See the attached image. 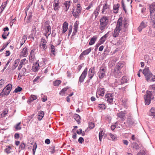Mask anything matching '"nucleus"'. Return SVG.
I'll list each match as a JSON object with an SVG mask.
<instances>
[{
  "label": "nucleus",
  "instance_id": "7ed1b4c3",
  "mask_svg": "<svg viewBox=\"0 0 155 155\" xmlns=\"http://www.w3.org/2000/svg\"><path fill=\"white\" fill-rule=\"evenodd\" d=\"M122 18H120L117 22L116 27L113 34V37H117L118 36L120 31L122 29Z\"/></svg>",
  "mask_w": 155,
  "mask_h": 155
},
{
  "label": "nucleus",
  "instance_id": "a19ab883",
  "mask_svg": "<svg viewBox=\"0 0 155 155\" xmlns=\"http://www.w3.org/2000/svg\"><path fill=\"white\" fill-rule=\"evenodd\" d=\"M12 149V147L10 146H6V148L5 149V151L7 153H9L11 152L10 150Z\"/></svg>",
  "mask_w": 155,
  "mask_h": 155
},
{
  "label": "nucleus",
  "instance_id": "dca6fc26",
  "mask_svg": "<svg viewBox=\"0 0 155 155\" xmlns=\"http://www.w3.org/2000/svg\"><path fill=\"white\" fill-rule=\"evenodd\" d=\"M105 90L104 88H102L101 87L98 88L97 91V95L96 96L97 97V94L103 97L105 93Z\"/></svg>",
  "mask_w": 155,
  "mask_h": 155
},
{
  "label": "nucleus",
  "instance_id": "20e7f679",
  "mask_svg": "<svg viewBox=\"0 0 155 155\" xmlns=\"http://www.w3.org/2000/svg\"><path fill=\"white\" fill-rule=\"evenodd\" d=\"M102 6L101 14H106L109 13L110 11V5H109L107 1H103L101 2L98 5Z\"/></svg>",
  "mask_w": 155,
  "mask_h": 155
},
{
  "label": "nucleus",
  "instance_id": "4be33fe9",
  "mask_svg": "<svg viewBox=\"0 0 155 155\" xmlns=\"http://www.w3.org/2000/svg\"><path fill=\"white\" fill-rule=\"evenodd\" d=\"M124 65V63L123 62H119L117 64L114 68L118 70H120L122 68Z\"/></svg>",
  "mask_w": 155,
  "mask_h": 155
},
{
  "label": "nucleus",
  "instance_id": "de8ad7c7",
  "mask_svg": "<svg viewBox=\"0 0 155 155\" xmlns=\"http://www.w3.org/2000/svg\"><path fill=\"white\" fill-rule=\"evenodd\" d=\"M8 112V110H4L3 111L2 114H1V117H5L7 114Z\"/></svg>",
  "mask_w": 155,
  "mask_h": 155
},
{
  "label": "nucleus",
  "instance_id": "8fccbe9b",
  "mask_svg": "<svg viewBox=\"0 0 155 155\" xmlns=\"http://www.w3.org/2000/svg\"><path fill=\"white\" fill-rule=\"evenodd\" d=\"M20 61L19 59L15 60L14 61V63L13 66L15 67V69L18 66V64L19 62Z\"/></svg>",
  "mask_w": 155,
  "mask_h": 155
},
{
  "label": "nucleus",
  "instance_id": "a18cd8bd",
  "mask_svg": "<svg viewBox=\"0 0 155 155\" xmlns=\"http://www.w3.org/2000/svg\"><path fill=\"white\" fill-rule=\"evenodd\" d=\"M26 61V58H24L23 59H22L20 63V64H21L22 65H23L25 64L26 63H28V61Z\"/></svg>",
  "mask_w": 155,
  "mask_h": 155
},
{
  "label": "nucleus",
  "instance_id": "680f3d73",
  "mask_svg": "<svg viewBox=\"0 0 155 155\" xmlns=\"http://www.w3.org/2000/svg\"><path fill=\"white\" fill-rule=\"evenodd\" d=\"M72 26H69V28L68 29V36H70V34H71L72 31Z\"/></svg>",
  "mask_w": 155,
  "mask_h": 155
},
{
  "label": "nucleus",
  "instance_id": "f3484780",
  "mask_svg": "<svg viewBox=\"0 0 155 155\" xmlns=\"http://www.w3.org/2000/svg\"><path fill=\"white\" fill-rule=\"evenodd\" d=\"M147 26V22L145 21H143L141 23L140 26L138 28L139 31L140 32L141 31L142 29L146 27Z\"/></svg>",
  "mask_w": 155,
  "mask_h": 155
},
{
  "label": "nucleus",
  "instance_id": "473e14b6",
  "mask_svg": "<svg viewBox=\"0 0 155 155\" xmlns=\"http://www.w3.org/2000/svg\"><path fill=\"white\" fill-rule=\"evenodd\" d=\"M119 5L118 4H115L114 5L113 7V12L115 13H118V8Z\"/></svg>",
  "mask_w": 155,
  "mask_h": 155
},
{
  "label": "nucleus",
  "instance_id": "5fc2aeb1",
  "mask_svg": "<svg viewBox=\"0 0 155 155\" xmlns=\"http://www.w3.org/2000/svg\"><path fill=\"white\" fill-rule=\"evenodd\" d=\"M98 107L99 108L102 109H105L106 108L105 105L104 104H99Z\"/></svg>",
  "mask_w": 155,
  "mask_h": 155
},
{
  "label": "nucleus",
  "instance_id": "72a5a7b5",
  "mask_svg": "<svg viewBox=\"0 0 155 155\" xmlns=\"http://www.w3.org/2000/svg\"><path fill=\"white\" fill-rule=\"evenodd\" d=\"M108 139H109V136L110 137L112 140H115L117 139V136L115 134H112L111 133H109L108 134Z\"/></svg>",
  "mask_w": 155,
  "mask_h": 155
},
{
  "label": "nucleus",
  "instance_id": "ddd939ff",
  "mask_svg": "<svg viewBox=\"0 0 155 155\" xmlns=\"http://www.w3.org/2000/svg\"><path fill=\"white\" fill-rule=\"evenodd\" d=\"M106 69L104 68L100 69L98 73V76L101 79L105 76Z\"/></svg>",
  "mask_w": 155,
  "mask_h": 155
},
{
  "label": "nucleus",
  "instance_id": "bf43d9fd",
  "mask_svg": "<svg viewBox=\"0 0 155 155\" xmlns=\"http://www.w3.org/2000/svg\"><path fill=\"white\" fill-rule=\"evenodd\" d=\"M5 84V81L3 79L0 80V89L3 87Z\"/></svg>",
  "mask_w": 155,
  "mask_h": 155
},
{
  "label": "nucleus",
  "instance_id": "a211bd4d",
  "mask_svg": "<svg viewBox=\"0 0 155 155\" xmlns=\"http://www.w3.org/2000/svg\"><path fill=\"white\" fill-rule=\"evenodd\" d=\"M50 47L49 49L50 51V55L51 56H54L55 55V46L52 44H50Z\"/></svg>",
  "mask_w": 155,
  "mask_h": 155
},
{
  "label": "nucleus",
  "instance_id": "6e6d98bb",
  "mask_svg": "<svg viewBox=\"0 0 155 155\" xmlns=\"http://www.w3.org/2000/svg\"><path fill=\"white\" fill-rule=\"evenodd\" d=\"M21 124V122L17 124L15 126V129L16 130H19L21 129V127L20 126Z\"/></svg>",
  "mask_w": 155,
  "mask_h": 155
},
{
  "label": "nucleus",
  "instance_id": "c756f323",
  "mask_svg": "<svg viewBox=\"0 0 155 155\" xmlns=\"http://www.w3.org/2000/svg\"><path fill=\"white\" fill-rule=\"evenodd\" d=\"M45 30L46 33L48 34V35H50L51 31V28L50 25H48L46 26L45 28Z\"/></svg>",
  "mask_w": 155,
  "mask_h": 155
},
{
  "label": "nucleus",
  "instance_id": "338daca9",
  "mask_svg": "<svg viewBox=\"0 0 155 155\" xmlns=\"http://www.w3.org/2000/svg\"><path fill=\"white\" fill-rule=\"evenodd\" d=\"M84 140L82 137H80L78 140V142L80 143H82L84 142Z\"/></svg>",
  "mask_w": 155,
  "mask_h": 155
},
{
  "label": "nucleus",
  "instance_id": "2f4dec72",
  "mask_svg": "<svg viewBox=\"0 0 155 155\" xmlns=\"http://www.w3.org/2000/svg\"><path fill=\"white\" fill-rule=\"evenodd\" d=\"M44 113L43 111H40L38 113V118L39 120H41L43 117H44Z\"/></svg>",
  "mask_w": 155,
  "mask_h": 155
},
{
  "label": "nucleus",
  "instance_id": "0e129e2a",
  "mask_svg": "<svg viewBox=\"0 0 155 155\" xmlns=\"http://www.w3.org/2000/svg\"><path fill=\"white\" fill-rule=\"evenodd\" d=\"M106 39L104 38L103 37H102L100 39L99 41L101 42V43H103L104 41H106Z\"/></svg>",
  "mask_w": 155,
  "mask_h": 155
},
{
  "label": "nucleus",
  "instance_id": "0eeeda50",
  "mask_svg": "<svg viewBox=\"0 0 155 155\" xmlns=\"http://www.w3.org/2000/svg\"><path fill=\"white\" fill-rule=\"evenodd\" d=\"M100 9L101 5H98L97 7L91 17V19L92 20L94 21L96 19V18L100 12Z\"/></svg>",
  "mask_w": 155,
  "mask_h": 155
},
{
  "label": "nucleus",
  "instance_id": "e2e57ef3",
  "mask_svg": "<svg viewBox=\"0 0 155 155\" xmlns=\"http://www.w3.org/2000/svg\"><path fill=\"white\" fill-rule=\"evenodd\" d=\"M94 124L92 122H91L89 124V127L90 129H92L94 127Z\"/></svg>",
  "mask_w": 155,
  "mask_h": 155
},
{
  "label": "nucleus",
  "instance_id": "4c0bfd02",
  "mask_svg": "<svg viewBox=\"0 0 155 155\" xmlns=\"http://www.w3.org/2000/svg\"><path fill=\"white\" fill-rule=\"evenodd\" d=\"M9 34V32L7 31H4V32L2 35V38L5 39L7 38V37L8 36Z\"/></svg>",
  "mask_w": 155,
  "mask_h": 155
},
{
  "label": "nucleus",
  "instance_id": "4468645a",
  "mask_svg": "<svg viewBox=\"0 0 155 155\" xmlns=\"http://www.w3.org/2000/svg\"><path fill=\"white\" fill-rule=\"evenodd\" d=\"M127 114L126 111H121L117 114L118 117L120 118L122 120H124L125 119V114Z\"/></svg>",
  "mask_w": 155,
  "mask_h": 155
},
{
  "label": "nucleus",
  "instance_id": "aec40b11",
  "mask_svg": "<svg viewBox=\"0 0 155 155\" xmlns=\"http://www.w3.org/2000/svg\"><path fill=\"white\" fill-rule=\"evenodd\" d=\"M35 49H33L32 50L30 53L29 56V61H33L34 58H35Z\"/></svg>",
  "mask_w": 155,
  "mask_h": 155
},
{
  "label": "nucleus",
  "instance_id": "f704fd0d",
  "mask_svg": "<svg viewBox=\"0 0 155 155\" xmlns=\"http://www.w3.org/2000/svg\"><path fill=\"white\" fill-rule=\"evenodd\" d=\"M133 147L136 150H138L140 147V146L136 142H133Z\"/></svg>",
  "mask_w": 155,
  "mask_h": 155
},
{
  "label": "nucleus",
  "instance_id": "6ab92c4d",
  "mask_svg": "<svg viewBox=\"0 0 155 155\" xmlns=\"http://www.w3.org/2000/svg\"><path fill=\"white\" fill-rule=\"evenodd\" d=\"M155 12V2H153L150 6V16L154 15V12Z\"/></svg>",
  "mask_w": 155,
  "mask_h": 155
},
{
  "label": "nucleus",
  "instance_id": "bb28decb",
  "mask_svg": "<svg viewBox=\"0 0 155 155\" xmlns=\"http://www.w3.org/2000/svg\"><path fill=\"white\" fill-rule=\"evenodd\" d=\"M97 37L96 36H94L90 40L89 44L90 45H92L94 44L97 40Z\"/></svg>",
  "mask_w": 155,
  "mask_h": 155
},
{
  "label": "nucleus",
  "instance_id": "e433bc0d",
  "mask_svg": "<svg viewBox=\"0 0 155 155\" xmlns=\"http://www.w3.org/2000/svg\"><path fill=\"white\" fill-rule=\"evenodd\" d=\"M26 144L24 142H22L21 143L19 147V149L21 150H24L25 148Z\"/></svg>",
  "mask_w": 155,
  "mask_h": 155
},
{
  "label": "nucleus",
  "instance_id": "69168bd1",
  "mask_svg": "<svg viewBox=\"0 0 155 155\" xmlns=\"http://www.w3.org/2000/svg\"><path fill=\"white\" fill-rule=\"evenodd\" d=\"M49 58H43V61L45 64H46L47 63L48 61H49Z\"/></svg>",
  "mask_w": 155,
  "mask_h": 155
},
{
  "label": "nucleus",
  "instance_id": "4d7b16f0",
  "mask_svg": "<svg viewBox=\"0 0 155 155\" xmlns=\"http://www.w3.org/2000/svg\"><path fill=\"white\" fill-rule=\"evenodd\" d=\"M77 21L74 23V30L78 31V24L77 23Z\"/></svg>",
  "mask_w": 155,
  "mask_h": 155
},
{
  "label": "nucleus",
  "instance_id": "052dcab7",
  "mask_svg": "<svg viewBox=\"0 0 155 155\" xmlns=\"http://www.w3.org/2000/svg\"><path fill=\"white\" fill-rule=\"evenodd\" d=\"M137 155H146V153L144 150H141L137 153Z\"/></svg>",
  "mask_w": 155,
  "mask_h": 155
},
{
  "label": "nucleus",
  "instance_id": "b1692460",
  "mask_svg": "<svg viewBox=\"0 0 155 155\" xmlns=\"http://www.w3.org/2000/svg\"><path fill=\"white\" fill-rule=\"evenodd\" d=\"M71 2L70 1H66L64 3V7L65 11H67L68 9L70 4Z\"/></svg>",
  "mask_w": 155,
  "mask_h": 155
},
{
  "label": "nucleus",
  "instance_id": "a878e982",
  "mask_svg": "<svg viewBox=\"0 0 155 155\" xmlns=\"http://www.w3.org/2000/svg\"><path fill=\"white\" fill-rule=\"evenodd\" d=\"M126 123L128 124V126H130L133 125L134 122L132 118L130 117H129L127 118Z\"/></svg>",
  "mask_w": 155,
  "mask_h": 155
},
{
  "label": "nucleus",
  "instance_id": "1a4fd4ad",
  "mask_svg": "<svg viewBox=\"0 0 155 155\" xmlns=\"http://www.w3.org/2000/svg\"><path fill=\"white\" fill-rule=\"evenodd\" d=\"M87 72V68H86L83 71L81 75L80 76L78 81V83L79 82H83L85 78H86Z\"/></svg>",
  "mask_w": 155,
  "mask_h": 155
},
{
  "label": "nucleus",
  "instance_id": "49530a36",
  "mask_svg": "<svg viewBox=\"0 0 155 155\" xmlns=\"http://www.w3.org/2000/svg\"><path fill=\"white\" fill-rule=\"evenodd\" d=\"M127 79L126 77L123 76L121 80V84H123L127 82Z\"/></svg>",
  "mask_w": 155,
  "mask_h": 155
},
{
  "label": "nucleus",
  "instance_id": "f257e3e1",
  "mask_svg": "<svg viewBox=\"0 0 155 155\" xmlns=\"http://www.w3.org/2000/svg\"><path fill=\"white\" fill-rule=\"evenodd\" d=\"M109 20L108 17L106 16H103L101 18L99 25V29L101 30H104L107 27Z\"/></svg>",
  "mask_w": 155,
  "mask_h": 155
},
{
  "label": "nucleus",
  "instance_id": "603ef678",
  "mask_svg": "<svg viewBox=\"0 0 155 155\" xmlns=\"http://www.w3.org/2000/svg\"><path fill=\"white\" fill-rule=\"evenodd\" d=\"M37 148V146L36 143H35L34 145H33V148L32 149V151L33 152V154L34 155L35 154L36 150Z\"/></svg>",
  "mask_w": 155,
  "mask_h": 155
},
{
  "label": "nucleus",
  "instance_id": "7c9ffc66",
  "mask_svg": "<svg viewBox=\"0 0 155 155\" xmlns=\"http://www.w3.org/2000/svg\"><path fill=\"white\" fill-rule=\"evenodd\" d=\"M74 117L78 123L79 124L81 123L80 120L81 119V117L80 116L77 114H75L74 115Z\"/></svg>",
  "mask_w": 155,
  "mask_h": 155
},
{
  "label": "nucleus",
  "instance_id": "6e6552de",
  "mask_svg": "<svg viewBox=\"0 0 155 155\" xmlns=\"http://www.w3.org/2000/svg\"><path fill=\"white\" fill-rule=\"evenodd\" d=\"M81 8L80 4H78L76 9H74L73 11L72 14L75 18L79 17L80 14L81 13Z\"/></svg>",
  "mask_w": 155,
  "mask_h": 155
},
{
  "label": "nucleus",
  "instance_id": "13d9d810",
  "mask_svg": "<svg viewBox=\"0 0 155 155\" xmlns=\"http://www.w3.org/2000/svg\"><path fill=\"white\" fill-rule=\"evenodd\" d=\"M39 45L41 48H42L43 50H44L47 48V46H46V44H40Z\"/></svg>",
  "mask_w": 155,
  "mask_h": 155
},
{
  "label": "nucleus",
  "instance_id": "5701e85b",
  "mask_svg": "<svg viewBox=\"0 0 155 155\" xmlns=\"http://www.w3.org/2000/svg\"><path fill=\"white\" fill-rule=\"evenodd\" d=\"M28 53L27 48H24L21 51L20 56L22 57H26L28 55Z\"/></svg>",
  "mask_w": 155,
  "mask_h": 155
},
{
  "label": "nucleus",
  "instance_id": "774afa93",
  "mask_svg": "<svg viewBox=\"0 0 155 155\" xmlns=\"http://www.w3.org/2000/svg\"><path fill=\"white\" fill-rule=\"evenodd\" d=\"M121 4H122V6L123 8V9L124 11H125V12H126V10L125 8L124 3V2L123 1V0H122L121 1Z\"/></svg>",
  "mask_w": 155,
  "mask_h": 155
},
{
  "label": "nucleus",
  "instance_id": "9d476101",
  "mask_svg": "<svg viewBox=\"0 0 155 155\" xmlns=\"http://www.w3.org/2000/svg\"><path fill=\"white\" fill-rule=\"evenodd\" d=\"M95 73V67H91L89 70L88 73V77L90 80L91 79Z\"/></svg>",
  "mask_w": 155,
  "mask_h": 155
},
{
  "label": "nucleus",
  "instance_id": "39448f33",
  "mask_svg": "<svg viewBox=\"0 0 155 155\" xmlns=\"http://www.w3.org/2000/svg\"><path fill=\"white\" fill-rule=\"evenodd\" d=\"M152 91H147L144 97L145 100V103L146 105H149L151 102L152 99L153 97L151 93Z\"/></svg>",
  "mask_w": 155,
  "mask_h": 155
},
{
  "label": "nucleus",
  "instance_id": "09e8293b",
  "mask_svg": "<svg viewBox=\"0 0 155 155\" xmlns=\"http://www.w3.org/2000/svg\"><path fill=\"white\" fill-rule=\"evenodd\" d=\"M150 18L153 23V26L155 28V14L154 15H151Z\"/></svg>",
  "mask_w": 155,
  "mask_h": 155
},
{
  "label": "nucleus",
  "instance_id": "864d4df0",
  "mask_svg": "<svg viewBox=\"0 0 155 155\" xmlns=\"http://www.w3.org/2000/svg\"><path fill=\"white\" fill-rule=\"evenodd\" d=\"M22 88L21 87H18L17 88H16L15 90L14 91V93L15 92V93H18L19 92H20L22 90Z\"/></svg>",
  "mask_w": 155,
  "mask_h": 155
},
{
  "label": "nucleus",
  "instance_id": "37998d69",
  "mask_svg": "<svg viewBox=\"0 0 155 155\" xmlns=\"http://www.w3.org/2000/svg\"><path fill=\"white\" fill-rule=\"evenodd\" d=\"M40 76H37L36 78L33 80V84H35L37 83L40 81Z\"/></svg>",
  "mask_w": 155,
  "mask_h": 155
},
{
  "label": "nucleus",
  "instance_id": "2eb2a0df",
  "mask_svg": "<svg viewBox=\"0 0 155 155\" xmlns=\"http://www.w3.org/2000/svg\"><path fill=\"white\" fill-rule=\"evenodd\" d=\"M114 75L116 78H119L122 76V73L120 70H118L114 68Z\"/></svg>",
  "mask_w": 155,
  "mask_h": 155
},
{
  "label": "nucleus",
  "instance_id": "412c9836",
  "mask_svg": "<svg viewBox=\"0 0 155 155\" xmlns=\"http://www.w3.org/2000/svg\"><path fill=\"white\" fill-rule=\"evenodd\" d=\"M68 23L66 21H65L63 24L62 27V34L64 33L68 30Z\"/></svg>",
  "mask_w": 155,
  "mask_h": 155
},
{
  "label": "nucleus",
  "instance_id": "58836bf2",
  "mask_svg": "<svg viewBox=\"0 0 155 155\" xmlns=\"http://www.w3.org/2000/svg\"><path fill=\"white\" fill-rule=\"evenodd\" d=\"M91 48H90L84 51L82 53L84 54V55H86L88 54L91 51Z\"/></svg>",
  "mask_w": 155,
  "mask_h": 155
},
{
  "label": "nucleus",
  "instance_id": "c9c22d12",
  "mask_svg": "<svg viewBox=\"0 0 155 155\" xmlns=\"http://www.w3.org/2000/svg\"><path fill=\"white\" fill-rule=\"evenodd\" d=\"M7 1L6 2H5L3 3L2 5L1 6L0 8V10H1V13L3 10L4 9L5 7L6 6L7 4Z\"/></svg>",
  "mask_w": 155,
  "mask_h": 155
},
{
  "label": "nucleus",
  "instance_id": "cd10ccee",
  "mask_svg": "<svg viewBox=\"0 0 155 155\" xmlns=\"http://www.w3.org/2000/svg\"><path fill=\"white\" fill-rule=\"evenodd\" d=\"M31 32V34L30 35V37L34 39V37L36 32V29L35 26L32 27Z\"/></svg>",
  "mask_w": 155,
  "mask_h": 155
},
{
  "label": "nucleus",
  "instance_id": "9b49d317",
  "mask_svg": "<svg viewBox=\"0 0 155 155\" xmlns=\"http://www.w3.org/2000/svg\"><path fill=\"white\" fill-rule=\"evenodd\" d=\"M105 97L107 99V102L110 104H112L114 99V95L113 94L109 93L106 94L105 95Z\"/></svg>",
  "mask_w": 155,
  "mask_h": 155
},
{
  "label": "nucleus",
  "instance_id": "79ce46f5",
  "mask_svg": "<svg viewBox=\"0 0 155 155\" xmlns=\"http://www.w3.org/2000/svg\"><path fill=\"white\" fill-rule=\"evenodd\" d=\"M104 133L103 131L101 130L100 131V132L99 134V137L100 141H101L102 139L103 138V136H104Z\"/></svg>",
  "mask_w": 155,
  "mask_h": 155
},
{
  "label": "nucleus",
  "instance_id": "393cba45",
  "mask_svg": "<svg viewBox=\"0 0 155 155\" xmlns=\"http://www.w3.org/2000/svg\"><path fill=\"white\" fill-rule=\"evenodd\" d=\"M39 67V64L38 62H36L33 64V66L32 67V70L34 72H36L38 70Z\"/></svg>",
  "mask_w": 155,
  "mask_h": 155
},
{
  "label": "nucleus",
  "instance_id": "423d86ee",
  "mask_svg": "<svg viewBox=\"0 0 155 155\" xmlns=\"http://www.w3.org/2000/svg\"><path fill=\"white\" fill-rule=\"evenodd\" d=\"M12 85L9 84L5 87L2 92L0 93V96L2 97H4L5 95H8L12 89Z\"/></svg>",
  "mask_w": 155,
  "mask_h": 155
},
{
  "label": "nucleus",
  "instance_id": "f8f14e48",
  "mask_svg": "<svg viewBox=\"0 0 155 155\" xmlns=\"http://www.w3.org/2000/svg\"><path fill=\"white\" fill-rule=\"evenodd\" d=\"M59 4V0H54V1L53 6L54 10L55 11L57 12L58 11L59 8H60Z\"/></svg>",
  "mask_w": 155,
  "mask_h": 155
},
{
  "label": "nucleus",
  "instance_id": "c03bdc74",
  "mask_svg": "<svg viewBox=\"0 0 155 155\" xmlns=\"http://www.w3.org/2000/svg\"><path fill=\"white\" fill-rule=\"evenodd\" d=\"M68 88L67 87H66L63 89L60 92L59 94L62 96L64 95L65 93V92L67 90Z\"/></svg>",
  "mask_w": 155,
  "mask_h": 155
},
{
  "label": "nucleus",
  "instance_id": "c85d7f7f",
  "mask_svg": "<svg viewBox=\"0 0 155 155\" xmlns=\"http://www.w3.org/2000/svg\"><path fill=\"white\" fill-rule=\"evenodd\" d=\"M149 114L150 116H152L154 119H155V108L152 107Z\"/></svg>",
  "mask_w": 155,
  "mask_h": 155
},
{
  "label": "nucleus",
  "instance_id": "f03ea898",
  "mask_svg": "<svg viewBox=\"0 0 155 155\" xmlns=\"http://www.w3.org/2000/svg\"><path fill=\"white\" fill-rule=\"evenodd\" d=\"M143 73L145 76L146 80L148 82L155 81V76H153L151 80L150 78L152 77V75L151 73L149 70L148 67H145L143 71Z\"/></svg>",
  "mask_w": 155,
  "mask_h": 155
},
{
  "label": "nucleus",
  "instance_id": "3c124183",
  "mask_svg": "<svg viewBox=\"0 0 155 155\" xmlns=\"http://www.w3.org/2000/svg\"><path fill=\"white\" fill-rule=\"evenodd\" d=\"M61 81L59 80H57L54 82V84L55 86H58L61 84Z\"/></svg>",
  "mask_w": 155,
  "mask_h": 155
},
{
  "label": "nucleus",
  "instance_id": "ea45409f",
  "mask_svg": "<svg viewBox=\"0 0 155 155\" xmlns=\"http://www.w3.org/2000/svg\"><path fill=\"white\" fill-rule=\"evenodd\" d=\"M128 25V23L127 21L125 20V21L122 22V28L124 27L125 28H127Z\"/></svg>",
  "mask_w": 155,
  "mask_h": 155
}]
</instances>
